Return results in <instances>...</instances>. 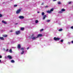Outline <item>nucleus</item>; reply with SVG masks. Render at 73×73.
Here are the masks:
<instances>
[{"mask_svg":"<svg viewBox=\"0 0 73 73\" xmlns=\"http://www.w3.org/2000/svg\"><path fill=\"white\" fill-rule=\"evenodd\" d=\"M54 39L55 41H58V40H59L60 39V38L54 37Z\"/></svg>","mask_w":73,"mask_h":73,"instance_id":"obj_1","label":"nucleus"},{"mask_svg":"<svg viewBox=\"0 0 73 73\" xmlns=\"http://www.w3.org/2000/svg\"><path fill=\"white\" fill-rule=\"evenodd\" d=\"M21 9H19L17 10L16 11L17 14H19L21 12Z\"/></svg>","mask_w":73,"mask_h":73,"instance_id":"obj_2","label":"nucleus"},{"mask_svg":"<svg viewBox=\"0 0 73 73\" xmlns=\"http://www.w3.org/2000/svg\"><path fill=\"white\" fill-rule=\"evenodd\" d=\"M20 31H16L15 32V34L17 35H19L20 33Z\"/></svg>","mask_w":73,"mask_h":73,"instance_id":"obj_3","label":"nucleus"},{"mask_svg":"<svg viewBox=\"0 0 73 73\" xmlns=\"http://www.w3.org/2000/svg\"><path fill=\"white\" fill-rule=\"evenodd\" d=\"M64 11H65V9H62L61 11H60L59 12V13H62V12H64Z\"/></svg>","mask_w":73,"mask_h":73,"instance_id":"obj_4","label":"nucleus"},{"mask_svg":"<svg viewBox=\"0 0 73 73\" xmlns=\"http://www.w3.org/2000/svg\"><path fill=\"white\" fill-rule=\"evenodd\" d=\"M42 36H43V35H42L41 34H39L37 35V38H38V37H42Z\"/></svg>","mask_w":73,"mask_h":73,"instance_id":"obj_5","label":"nucleus"},{"mask_svg":"<svg viewBox=\"0 0 73 73\" xmlns=\"http://www.w3.org/2000/svg\"><path fill=\"white\" fill-rule=\"evenodd\" d=\"M17 48L18 49H21V45L20 44H18L17 46Z\"/></svg>","mask_w":73,"mask_h":73,"instance_id":"obj_6","label":"nucleus"},{"mask_svg":"<svg viewBox=\"0 0 73 73\" xmlns=\"http://www.w3.org/2000/svg\"><path fill=\"white\" fill-rule=\"evenodd\" d=\"M19 19H23L24 18V17L23 16H19Z\"/></svg>","mask_w":73,"mask_h":73,"instance_id":"obj_7","label":"nucleus"},{"mask_svg":"<svg viewBox=\"0 0 73 73\" xmlns=\"http://www.w3.org/2000/svg\"><path fill=\"white\" fill-rule=\"evenodd\" d=\"M37 36L36 37H33L32 38V40H36V38H37Z\"/></svg>","mask_w":73,"mask_h":73,"instance_id":"obj_8","label":"nucleus"},{"mask_svg":"<svg viewBox=\"0 0 73 73\" xmlns=\"http://www.w3.org/2000/svg\"><path fill=\"white\" fill-rule=\"evenodd\" d=\"M7 57L9 59H12V56L10 55H8L7 56Z\"/></svg>","mask_w":73,"mask_h":73,"instance_id":"obj_9","label":"nucleus"},{"mask_svg":"<svg viewBox=\"0 0 73 73\" xmlns=\"http://www.w3.org/2000/svg\"><path fill=\"white\" fill-rule=\"evenodd\" d=\"M46 17V15H45L44 16V17L43 18V20H45V18Z\"/></svg>","mask_w":73,"mask_h":73,"instance_id":"obj_10","label":"nucleus"},{"mask_svg":"<svg viewBox=\"0 0 73 73\" xmlns=\"http://www.w3.org/2000/svg\"><path fill=\"white\" fill-rule=\"evenodd\" d=\"M2 23H4V24H7V22L4 21H2Z\"/></svg>","mask_w":73,"mask_h":73,"instance_id":"obj_11","label":"nucleus"},{"mask_svg":"<svg viewBox=\"0 0 73 73\" xmlns=\"http://www.w3.org/2000/svg\"><path fill=\"white\" fill-rule=\"evenodd\" d=\"M0 40H4V38H3V37H0Z\"/></svg>","mask_w":73,"mask_h":73,"instance_id":"obj_12","label":"nucleus"},{"mask_svg":"<svg viewBox=\"0 0 73 73\" xmlns=\"http://www.w3.org/2000/svg\"><path fill=\"white\" fill-rule=\"evenodd\" d=\"M24 27H21V31H24Z\"/></svg>","mask_w":73,"mask_h":73,"instance_id":"obj_13","label":"nucleus"},{"mask_svg":"<svg viewBox=\"0 0 73 73\" xmlns=\"http://www.w3.org/2000/svg\"><path fill=\"white\" fill-rule=\"evenodd\" d=\"M11 62H12V63H14L15 62V61L13 60H11Z\"/></svg>","mask_w":73,"mask_h":73,"instance_id":"obj_14","label":"nucleus"},{"mask_svg":"<svg viewBox=\"0 0 73 73\" xmlns=\"http://www.w3.org/2000/svg\"><path fill=\"white\" fill-rule=\"evenodd\" d=\"M54 10V9H53V8H52L50 9V11H51V12H53Z\"/></svg>","mask_w":73,"mask_h":73,"instance_id":"obj_15","label":"nucleus"},{"mask_svg":"<svg viewBox=\"0 0 73 73\" xmlns=\"http://www.w3.org/2000/svg\"><path fill=\"white\" fill-rule=\"evenodd\" d=\"M47 13H51V11H47Z\"/></svg>","mask_w":73,"mask_h":73,"instance_id":"obj_16","label":"nucleus"},{"mask_svg":"<svg viewBox=\"0 0 73 73\" xmlns=\"http://www.w3.org/2000/svg\"><path fill=\"white\" fill-rule=\"evenodd\" d=\"M38 23V21L37 20H36L35 21V23L36 24L37 23Z\"/></svg>","mask_w":73,"mask_h":73,"instance_id":"obj_17","label":"nucleus"},{"mask_svg":"<svg viewBox=\"0 0 73 73\" xmlns=\"http://www.w3.org/2000/svg\"><path fill=\"white\" fill-rule=\"evenodd\" d=\"M3 37H7V35H3Z\"/></svg>","mask_w":73,"mask_h":73,"instance_id":"obj_18","label":"nucleus"},{"mask_svg":"<svg viewBox=\"0 0 73 73\" xmlns=\"http://www.w3.org/2000/svg\"><path fill=\"white\" fill-rule=\"evenodd\" d=\"M24 51H22V52H21V54H24Z\"/></svg>","mask_w":73,"mask_h":73,"instance_id":"obj_19","label":"nucleus"},{"mask_svg":"<svg viewBox=\"0 0 73 73\" xmlns=\"http://www.w3.org/2000/svg\"><path fill=\"white\" fill-rule=\"evenodd\" d=\"M9 52H10V53H12V49H10L9 50Z\"/></svg>","mask_w":73,"mask_h":73,"instance_id":"obj_20","label":"nucleus"},{"mask_svg":"<svg viewBox=\"0 0 73 73\" xmlns=\"http://www.w3.org/2000/svg\"><path fill=\"white\" fill-rule=\"evenodd\" d=\"M44 14H45V13H44L42 12V16H44Z\"/></svg>","mask_w":73,"mask_h":73,"instance_id":"obj_21","label":"nucleus"},{"mask_svg":"<svg viewBox=\"0 0 73 73\" xmlns=\"http://www.w3.org/2000/svg\"><path fill=\"white\" fill-rule=\"evenodd\" d=\"M59 31H62V29H60L59 30H58Z\"/></svg>","mask_w":73,"mask_h":73,"instance_id":"obj_22","label":"nucleus"},{"mask_svg":"<svg viewBox=\"0 0 73 73\" xmlns=\"http://www.w3.org/2000/svg\"><path fill=\"white\" fill-rule=\"evenodd\" d=\"M44 31V29H42L40 30V32H42Z\"/></svg>","mask_w":73,"mask_h":73,"instance_id":"obj_23","label":"nucleus"},{"mask_svg":"<svg viewBox=\"0 0 73 73\" xmlns=\"http://www.w3.org/2000/svg\"><path fill=\"white\" fill-rule=\"evenodd\" d=\"M17 6V5H14V7H16Z\"/></svg>","mask_w":73,"mask_h":73,"instance_id":"obj_24","label":"nucleus"},{"mask_svg":"<svg viewBox=\"0 0 73 73\" xmlns=\"http://www.w3.org/2000/svg\"><path fill=\"white\" fill-rule=\"evenodd\" d=\"M68 4H71L72 3V2L71 1H70V2H69L68 3Z\"/></svg>","mask_w":73,"mask_h":73,"instance_id":"obj_25","label":"nucleus"},{"mask_svg":"<svg viewBox=\"0 0 73 73\" xmlns=\"http://www.w3.org/2000/svg\"><path fill=\"white\" fill-rule=\"evenodd\" d=\"M46 21H47V22H48H48H49V21H50V20H47Z\"/></svg>","mask_w":73,"mask_h":73,"instance_id":"obj_26","label":"nucleus"},{"mask_svg":"<svg viewBox=\"0 0 73 73\" xmlns=\"http://www.w3.org/2000/svg\"><path fill=\"white\" fill-rule=\"evenodd\" d=\"M63 41H64L63 40H60V42H63Z\"/></svg>","mask_w":73,"mask_h":73,"instance_id":"obj_27","label":"nucleus"},{"mask_svg":"<svg viewBox=\"0 0 73 73\" xmlns=\"http://www.w3.org/2000/svg\"><path fill=\"white\" fill-rule=\"evenodd\" d=\"M58 4H61V3L60 2H58Z\"/></svg>","mask_w":73,"mask_h":73,"instance_id":"obj_28","label":"nucleus"},{"mask_svg":"<svg viewBox=\"0 0 73 73\" xmlns=\"http://www.w3.org/2000/svg\"><path fill=\"white\" fill-rule=\"evenodd\" d=\"M21 50H24V48H21Z\"/></svg>","mask_w":73,"mask_h":73,"instance_id":"obj_29","label":"nucleus"},{"mask_svg":"<svg viewBox=\"0 0 73 73\" xmlns=\"http://www.w3.org/2000/svg\"><path fill=\"white\" fill-rule=\"evenodd\" d=\"M2 15L0 14V17H2Z\"/></svg>","mask_w":73,"mask_h":73,"instance_id":"obj_30","label":"nucleus"},{"mask_svg":"<svg viewBox=\"0 0 73 73\" xmlns=\"http://www.w3.org/2000/svg\"><path fill=\"white\" fill-rule=\"evenodd\" d=\"M9 50L8 49H7L6 50V51H7V52H8V50Z\"/></svg>","mask_w":73,"mask_h":73,"instance_id":"obj_31","label":"nucleus"},{"mask_svg":"<svg viewBox=\"0 0 73 73\" xmlns=\"http://www.w3.org/2000/svg\"><path fill=\"white\" fill-rule=\"evenodd\" d=\"M32 36L33 37V36H34V34H33L31 36Z\"/></svg>","mask_w":73,"mask_h":73,"instance_id":"obj_32","label":"nucleus"},{"mask_svg":"<svg viewBox=\"0 0 73 73\" xmlns=\"http://www.w3.org/2000/svg\"><path fill=\"white\" fill-rule=\"evenodd\" d=\"M29 49V47H27V50H28V49Z\"/></svg>","mask_w":73,"mask_h":73,"instance_id":"obj_33","label":"nucleus"},{"mask_svg":"<svg viewBox=\"0 0 73 73\" xmlns=\"http://www.w3.org/2000/svg\"><path fill=\"white\" fill-rule=\"evenodd\" d=\"M45 8H48V6H46L45 7Z\"/></svg>","mask_w":73,"mask_h":73,"instance_id":"obj_34","label":"nucleus"},{"mask_svg":"<svg viewBox=\"0 0 73 73\" xmlns=\"http://www.w3.org/2000/svg\"><path fill=\"white\" fill-rule=\"evenodd\" d=\"M10 32H13V31L12 30H11L10 31Z\"/></svg>","mask_w":73,"mask_h":73,"instance_id":"obj_35","label":"nucleus"},{"mask_svg":"<svg viewBox=\"0 0 73 73\" xmlns=\"http://www.w3.org/2000/svg\"><path fill=\"white\" fill-rule=\"evenodd\" d=\"M2 58V56H0V58Z\"/></svg>","mask_w":73,"mask_h":73,"instance_id":"obj_36","label":"nucleus"},{"mask_svg":"<svg viewBox=\"0 0 73 73\" xmlns=\"http://www.w3.org/2000/svg\"><path fill=\"white\" fill-rule=\"evenodd\" d=\"M71 29H73V26L71 27Z\"/></svg>","mask_w":73,"mask_h":73,"instance_id":"obj_37","label":"nucleus"},{"mask_svg":"<svg viewBox=\"0 0 73 73\" xmlns=\"http://www.w3.org/2000/svg\"><path fill=\"white\" fill-rule=\"evenodd\" d=\"M15 24V25H17V24H18V23H16Z\"/></svg>","mask_w":73,"mask_h":73,"instance_id":"obj_38","label":"nucleus"},{"mask_svg":"<svg viewBox=\"0 0 73 73\" xmlns=\"http://www.w3.org/2000/svg\"><path fill=\"white\" fill-rule=\"evenodd\" d=\"M71 43H72V44H73V40L72 41Z\"/></svg>","mask_w":73,"mask_h":73,"instance_id":"obj_39","label":"nucleus"},{"mask_svg":"<svg viewBox=\"0 0 73 73\" xmlns=\"http://www.w3.org/2000/svg\"><path fill=\"white\" fill-rule=\"evenodd\" d=\"M57 0H53V1H56Z\"/></svg>","mask_w":73,"mask_h":73,"instance_id":"obj_40","label":"nucleus"},{"mask_svg":"<svg viewBox=\"0 0 73 73\" xmlns=\"http://www.w3.org/2000/svg\"><path fill=\"white\" fill-rule=\"evenodd\" d=\"M41 5H44V3H42L41 4Z\"/></svg>","mask_w":73,"mask_h":73,"instance_id":"obj_41","label":"nucleus"},{"mask_svg":"<svg viewBox=\"0 0 73 73\" xmlns=\"http://www.w3.org/2000/svg\"><path fill=\"white\" fill-rule=\"evenodd\" d=\"M37 13H40V12H39V11H38V12H37Z\"/></svg>","mask_w":73,"mask_h":73,"instance_id":"obj_42","label":"nucleus"},{"mask_svg":"<svg viewBox=\"0 0 73 73\" xmlns=\"http://www.w3.org/2000/svg\"><path fill=\"white\" fill-rule=\"evenodd\" d=\"M68 43L69 44H70V42H68Z\"/></svg>","mask_w":73,"mask_h":73,"instance_id":"obj_43","label":"nucleus"},{"mask_svg":"<svg viewBox=\"0 0 73 73\" xmlns=\"http://www.w3.org/2000/svg\"><path fill=\"white\" fill-rule=\"evenodd\" d=\"M1 62V60H0V62Z\"/></svg>","mask_w":73,"mask_h":73,"instance_id":"obj_44","label":"nucleus"}]
</instances>
